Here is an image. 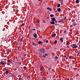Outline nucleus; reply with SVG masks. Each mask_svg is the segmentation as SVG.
I'll return each mask as SVG.
<instances>
[{"label": "nucleus", "instance_id": "f257e3e1", "mask_svg": "<svg viewBox=\"0 0 80 80\" xmlns=\"http://www.w3.org/2000/svg\"><path fill=\"white\" fill-rule=\"evenodd\" d=\"M40 52L41 53H44L45 52V50L44 48H43L42 49L40 48Z\"/></svg>", "mask_w": 80, "mask_h": 80}, {"label": "nucleus", "instance_id": "f03ea898", "mask_svg": "<svg viewBox=\"0 0 80 80\" xmlns=\"http://www.w3.org/2000/svg\"><path fill=\"white\" fill-rule=\"evenodd\" d=\"M33 35L34 38H37V34L36 33H34L33 34Z\"/></svg>", "mask_w": 80, "mask_h": 80}, {"label": "nucleus", "instance_id": "7ed1b4c3", "mask_svg": "<svg viewBox=\"0 0 80 80\" xmlns=\"http://www.w3.org/2000/svg\"><path fill=\"white\" fill-rule=\"evenodd\" d=\"M73 45L75 48H78V46L77 44H73Z\"/></svg>", "mask_w": 80, "mask_h": 80}, {"label": "nucleus", "instance_id": "20e7f679", "mask_svg": "<svg viewBox=\"0 0 80 80\" xmlns=\"http://www.w3.org/2000/svg\"><path fill=\"white\" fill-rule=\"evenodd\" d=\"M46 56H48V54L46 53L45 54H43V57L45 58V57H46Z\"/></svg>", "mask_w": 80, "mask_h": 80}, {"label": "nucleus", "instance_id": "39448f33", "mask_svg": "<svg viewBox=\"0 0 80 80\" xmlns=\"http://www.w3.org/2000/svg\"><path fill=\"white\" fill-rule=\"evenodd\" d=\"M51 20L52 21H53V22H54L56 20V19H55V18H51Z\"/></svg>", "mask_w": 80, "mask_h": 80}, {"label": "nucleus", "instance_id": "423d86ee", "mask_svg": "<svg viewBox=\"0 0 80 80\" xmlns=\"http://www.w3.org/2000/svg\"><path fill=\"white\" fill-rule=\"evenodd\" d=\"M0 63L2 65H5V63H4L3 61H1Z\"/></svg>", "mask_w": 80, "mask_h": 80}, {"label": "nucleus", "instance_id": "0eeeda50", "mask_svg": "<svg viewBox=\"0 0 80 80\" xmlns=\"http://www.w3.org/2000/svg\"><path fill=\"white\" fill-rule=\"evenodd\" d=\"M72 25L74 26H75V25H77V23H76V22H74L72 23Z\"/></svg>", "mask_w": 80, "mask_h": 80}, {"label": "nucleus", "instance_id": "6e6552de", "mask_svg": "<svg viewBox=\"0 0 80 80\" xmlns=\"http://www.w3.org/2000/svg\"><path fill=\"white\" fill-rule=\"evenodd\" d=\"M50 24L52 25H55V22L54 21H52L50 22Z\"/></svg>", "mask_w": 80, "mask_h": 80}, {"label": "nucleus", "instance_id": "1a4fd4ad", "mask_svg": "<svg viewBox=\"0 0 80 80\" xmlns=\"http://www.w3.org/2000/svg\"><path fill=\"white\" fill-rule=\"evenodd\" d=\"M60 40L61 41V42H62V43H63V38H60Z\"/></svg>", "mask_w": 80, "mask_h": 80}, {"label": "nucleus", "instance_id": "9d476101", "mask_svg": "<svg viewBox=\"0 0 80 80\" xmlns=\"http://www.w3.org/2000/svg\"><path fill=\"white\" fill-rule=\"evenodd\" d=\"M57 10L58 11V12H60V11H61V9H60V8H58Z\"/></svg>", "mask_w": 80, "mask_h": 80}, {"label": "nucleus", "instance_id": "9b49d317", "mask_svg": "<svg viewBox=\"0 0 80 80\" xmlns=\"http://www.w3.org/2000/svg\"><path fill=\"white\" fill-rule=\"evenodd\" d=\"M47 9H48V10H50V11H52V9L49 7Z\"/></svg>", "mask_w": 80, "mask_h": 80}, {"label": "nucleus", "instance_id": "f8f14e48", "mask_svg": "<svg viewBox=\"0 0 80 80\" xmlns=\"http://www.w3.org/2000/svg\"><path fill=\"white\" fill-rule=\"evenodd\" d=\"M5 72H6V75H8V70L6 71Z\"/></svg>", "mask_w": 80, "mask_h": 80}, {"label": "nucleus", "instance_id": "ddd939ff", "mask_svg": "<svg viewBox=\"0 0 80 80\" xmlns=\"http://www.w3.org/2000/svg\"><path fill=\"white\" fill-rule=\"evenodd\" d=\"M7 62L8 63H11V61L10 59L8 60Z\"/></svg>", "mask_w": 80, "mask_h": 80}, {"label": "nucleus", "instance_id": "4468645a", "mask_svg": "<svg viewBox=\"0 0 80 80\" xmlns=\"http://www.w3.org/2000/svg\"><path fill=\"white\" fill-rule=\"evenodd\" d=\"M56 36V34H54L52 35V37H55Z\"/></svg>", "mask_w": 80, "mask_h": 80}, {"label": "nucleus", "instance_id": "2eb2a0df", "mask_svg": "<svg viewBox=\"0 0 80 80\" xmlns=\"http://www.w3.org/2000/svg\"><path fill=\"white\" fill-rule=\"evenodd\" d=\"M70 43V42L68 41V42H67L66 44L67 45H69V44Z\"/></svg>", "mask_w": 80, "mask_h": 80}, {"label": "nucleus", "instance_id": "dca6fc26", "mask_svg": "<svg viewBox=\"0 0 80 80\" xmlns=\"http://www.w3.org/2000/svg\"><path fill=\"white\" fill-rule=\"evenodd\" d=\"M50 17H54V15L53 14H51L50 15Z\"/></svg>", "mask_w": 80, "mask_h": 80}, {"label": "nucleus", "instance_id": "f3484780", "mask_svg": "<svg viewBox=\"0 0 80 80\" xmlns=\"http://www.w3.org/2000/svg\"><path fill=\"white\" fill-rule=\"evenodd\" d=\"M54 58L55 59H58V58L57 56H55L54 57Z\"/></svg>", "mask_w": 80, "mask_h": 80}, {"label": "nucleus", "instance_id": "a211bd4d", "mask_svg": "<svg viewBox=\"0 0 80 80\" xmlns=\"http://www.w3.org/2000/svg\"><path fill=\"white\" fill-rule=\"evenodd\" d=\"M76 2L77 3H79V1H78V0H76Z\"/></svg>", "mask_w": 80, "mask_h": 80}, {"label": "nucleus", "instance_id": "6ab92c4d", "mask_svg": "<svg viewBox=\"0 0 80 80\" xmlns=\"http://www.w3.org/2000/svg\"><path fill=\"white\" fill-rule=\"evenodd\" d=\"M32 45H36V43H35L33 42H32Z\"/></svg>", "mask_w": 80, "mask_h": 80}, {"label": "nucleus", "instance_id": "aec40b11", "mask_svg": "<svg viewBox=\"0 0 80 80\" xmlns=\"http://www.w3.org/2000/svg\"><path fill=\"white\" fill-rule=\"evenodd\" d=\"M58 7H60V4H58L57 5Z\"/></svg>", "mask_w": 80, "mask_h": 80}, {"label": "nucleus", "instance_id": "412c9836", "mask_svg": "<svg viewBox=\"0 0 80 80\" xmlns=\"http://www.w3.org/2000/svg\"><path fill=\"white\" fill-rule=\"evenodd\" d=\"M43 67H42L41 69H40V71H42V69H43Z\"/></svg>", "mask_w": 80, "mask_h": 80}, {"label": "nucleus", "instance_id": "4be33fe9", "mask_svg": "<svg viewBox=\"0 0 80 80\" xmlns=\"http://www.w3.org/2000/svg\"><path fill=\"white\" fill-rule=\"evenodd\" d=\"M41 43H42V42H41V41H39V42H38V44H41Z\"/></svg>", "mask_w": 80, "mask_h": 80}, {"label": "nucleus", "instance_id": "5701e85b", "mask_svg": "<svg viewBox=\"0 0 80 80\" xmlns=\"http://www.w3.org/2000/svg\"><path fill=\"white\" fill-rule=\"evenodd\" d=\"M3 23V21H2V20H0V23Z\"/></svg>", "mask_w": 80, "mask_h": 80}, {"label": "nucleus", "instance_id": "b1692460", "mask_svg": "<svg viewBox=\"0 0 80 80\" xmlns=\"http://www.w3.org/2000/svg\"><path fill=\"white\" fill-rule=\"evenodd\" d=\"M6 54H7V55H8V54H9V52H8V51H7V52L6 53Z\"/></svg>", "mask_w": 80, "mask_h": 80}, {"label": "nucleus", "instance_id": "393cba45", "mask_svg": "<svg viewBox=\"0 0 80 80\" xmlns=\"http://www.w3.org/2000/svg\"><path fill=\"white\" fill-rule=\"evenodd\" d=\"M30 78V76H28L27 77V78H28V79Z\"/></svg>", "mask_w": 80, "mask_h": 80}, {"label": "nucleus", "instance_id": "a878e982", "mask_svg": "<svg viewBox=\"0 0 80 80\" xmlns=\"http://www.w3.org/2000/svg\"><path fill=\"white\" fill-rule=\"evenodd\" d=\"M18 50H20V46H18Z\"/></svg>", "mask_w": 80, "mask_h": 80}, {"label": "nucleus", "instance_id": "bb28decb", "mask_svg": "<svg viewBox=\"0 0 80 80\" xmlns=\"http://www.w3.org/2000/svg\"><path fill=\"white\" fill-rule=\"evenodd\" d=\"M69 58H70V59H71L72 58V56H70L69 57Z\"/></svg>", "mask_w": 80, "mask_h": 80}, {"label": "nucleus", "instance_id": "cd10ccee", "mask_svg": "<svg viewBox=\"0 0 80 80\" xmlns=\"http://www.w3.org/2000/svg\"><path fill=\"white\" fill-rule=\"evenodd\" d=\"M54 43H57V41L55 40L54 41Z\"/></svg>", "mask_w": 80, "mask_h": 80}, {"label": "nucleus", "instance_id": "c85d7f7f", "mask_svg": "<svg viewBox=\"0 0 80 80\" xmlns=\"http://www.w3.org/2000/svg\"><path fill=\"white\" fill-rule=\"evenodd\" d=\"M23 40V37H22L21 39V40L20 41V42H22V40Z\"/></svg>", "mask_w": 80, "mask_h": 80}, {"label": "nucleus", "instance_id": "c756f323", "mask_svg": "<svg viewBox=\"0 0 80 80\" xmlns=\"http://www.w3.org/2000/svg\"><path fill=\"white\" fill-rule=\"evenodd\" d=\"M22 79V78H19L18 80H21Z\"/></svg>", "mask_w": 80, "mask_h": 80}, {"label": "nucleus", "instance_id": "7c9ffc66", "mask_svg": "<svg viewBox=\"0 0 80 80\" xmlns=\"http://www.w3.org/2000/svg\"><path fill=\"white\" fill-rule=\"evenodd\" d=\"M66 18H67V17H65V18H63L64 20H65V19H66Z\"/></svg>", "mask_w": 80, "mask_h": 80}, {"label": "nucleus", "instance_id": "2f4dec72", "mask_svg": "<svg viewBox=\"0 0 80 80\" xmlns=\"http://www.w3.org/2000/svg\"><path fill=\"white\" fill-rule=\"evenodd\" d=\"M67 32V31L66 30H65L64 32H63V33H66Z\"/></svg>", "mask_w": 80, "mask_h": 80}, {"label": "nucleus", "instance_id": "473e14b6", "mask_svg": "<svg viewBox=\"0 0 80 80\" xmlns=\"http://www.w3.org/2000/svg\"><path fill=\"white\" fill-rule=\"evenodd\" d=\"M58 23H60V22H62V21L60 20L58 22Z\"/></svg>", "mask_w": 80, "mask_h": 80}, {"label": "nucleus", "instance_id": "72a5a7b5", "mask_svg": "<svg viewBox=\"0 0 80 80\" xmlns=\"http://www.w3.org/2000/svg\"><path fill=\"white\" fill-rule=\"evenodd\" d=\"M32 30L33 31H35V30H36V29H35V28H34V29H32Z\"/></svg>", "mask_w": 80, "mask_h": 80}, {"label": "nucleus", "instance_id": "f704fd0d", "mask_svg": "<svg viewBox=\"0 0 80 80\" xmlns=\"http://www.w3.org/2000/svg\"><path fill=\"white\" fill-rule=\"evenodd\" d=\"M46 43H48V40H47L46 41Z\"/></svg>", "mask_w": 80, "mask_h": 80}, {"label": "nucleus", "instance_id": "c9c22d12", "mask_svg": "<svg viewBox=\"0 0 80 80\" xmlns=\"http://www.w3.org/2000/svg\"><path fill=\"white\" fill-rule=\"evenodd\" d=\"M27 68V67H26V66H24L23 67V69H25V68Z\"/></svg>", "mask_w": 80, "mask_h": 80}, {"label": "nucleus", "instance_id": "e433bc0d", "mask_svg": "<svg viewBox=\"0 0 80 80\" xmlns=\"http://www.w3.org/2000/svg\"><path fill=\"white\" fill-rule=\"evenodd\" d=\"M40 23V21H37V23Z\"/></svg>", "mask_w": 80, "mask_h": 80}, {"label": "nucleus", "instance_id": "4c0bfd02", "mask_svg": "<svg viewBox=\"0 0 80 80\" xmlns=\"http://www.w3.org/2000/svg\"><path fill=\"white\" fill-rule=\"evenodd\" d=\"M61 3H62V4H63V1H61Z\"/></svg>", "mask_w": 80, "mask_h": 80}, {"label": "nucleus", "instance_id": "58836bf2", "mask_svg": "<svg viewBox=\"0 0 80 80\" xmlns=\"http://www.w3.org/2000/svg\"><path fill=\"white\" fill-rule=\"evenodd\" d=\"M78 54H80V51H78Z\"/></svg>", "mask_w": 80, "mask_h": 80}, {"label": "nucleus", "instance_id": "ea45409f", "mask_svg": "<svg viewBox=\"0 0 80 80\" xmlns=\"http://www.w3.org/2000/svg\"><path fill=\"white\" fill-rule=\"evenodd\" d=\"M57 22H58L57 21H56V20L55 21V23H57Z\"/></svg>", "mask_w": 80, "mask_h": 80}, {"label": "nucleus", "instance_id": "a19ab883", "mask_svg": "<svg viewBox=\"0 0 80 80\" xmlns=\"http://www.w3.org/2000/svg\"><path fill=\"white\" fill-rule=\"evenodd\" d=\"M51 69V68H48V70H50Z\"/></svg>", "mask_w": 80, "mask_h": 80}, {"label": "nucleus", "instance_id": "79ce46f5", "mask_svg": "<svg viewBox=\"0 0 80 80\" xmlns=\"http://www.w3.org/2000/svg\"><path fill=\"white\" fill-rule=\"evenodd\" d=\"M19 65H22V63L20 62L19 63Z\"/></svg>", "mask_w": 80, "mask_h": 80}, {"label": "nucleus", "instance_id": "37998d69", "mask_svg": "<svg viewBox=\"0 0 80 80\" xmlns=\"http://www.w3.org/2000/svg\"><path fill=\"white\" fill-rule=\"evenodd\" d=\"M56 78H58V75L57 76H56Z\"/></svg>", "mask_w": 80, "mask_h": 80}, {"label": "nucleus", "instance_id": "c03bdc74", "mask_svg": "<svg viewBox=\"0 0 80 80\" xmlns=\"http://www.w3.org/2000/svg\"><path fill=\"white\" fill-rule=\"evenodd\" d=\"M55 12H56V13H57L58 12L57 11H55Z\"/></svg>", "mask_w": 80, "mask_h": 80}, {"label": "nucleus", "instance_id": "a18cd8bd", "mask_svg": "<svg viewBox=\"0 0 80 80\" xmlns=\"http://www.w3.org/2000/svg\"><path fill=\"white\" fill-rule=\"evenodd\" d=\"M26 55H27V54H24V56L25 57V56H26Z\"/></svg>", "mask_w": 80, "mask_h": 80}, {"label": "nucleus", "instance_id": "49530a36", "mask_svg": "<svg viewBox=\"0 0 80 80\" xmlns=\"http://www.w3.org/2000/svg\"><path fill=\"white\" fill-rule=\"evenodd\" d=\"M76 33H77V35H78L79 33H78V32H76Z\"/></svg>", "mask_w": 80, "mask_h": 80}, {"label": "nucleus", "instance_id": "de8ad7c7", "mask_svg": "<svg viewBox=\"0 0 80 80\" xmlns=\"http://www.w3.org/2000/svg\"><path fill=\"white\" fill-rule=\"evenodd\" d=\"M72 48H75L74 46L72 47Z\"/></svg>", "mask_w": 80, "mask_h": 80}, {"label": "nucleus", "instance_id": "09e8293b", "mask_svg": "<svg viewBox=\"0 0 80 80\" xmlns=\"http://www.w3.org/2000/svg\"><path fill=\"white\" fill-rule=\"evenodd\" d=\"M67 47L68 48H69V46H67Z\"/></svg>", "mask_w": 80, "mask_h": 80}, {"label": "nucleus", "instance_id": "8fccbe9b", "mask_svg": "<svg viewBox=\"0 0 80 80\" xmlns=\"http://www.w3.org/2000/svg\"><path fill=\"white\" fill-rule=\"evenodd\" d=\"M68 80H70V79H69V78H68Z\"/></svg>", "mask_w": 80, "mask_h": 80}, {"label": "nucleus", "instance_id": "3c124183", "mask_svg": "<svg viewBox=\"0 0 80 80\" xmlns=\"http://www.w3.org/2000/svg\"><path fill=\"white\" fill-rule=\"evenodd\" d=\"M5 55H6V54H6V53H5Z\"/></svg>", "mask_w": 80, "mask_h": 80}, {"label": "nucleus", "instance_id": "603ef678", "mask_svg": "<svg viewBox=\"0 0 80 80\" xmlns=\"http://www.w3.org/2000/svg\"><path fill=\"white\" fill-rule=\"evenodd\" d=\"M41 0H38V1H40Z\"/></svg>", "mask_w": 80, "mask_h": 80}, {"label": "nucleus", "instance_id": "864d4df0", "mask_svg": "<svg viewBox=\"0 0 80 80\" xmlns=\"http://www.w3.org/2000/svg\"><path fill=\"white\" fill-rule=\"evenodd\" d=\"M22 59V61H23V59Z\"/></svg>", "mask_w": 80, "mask_h": 80}, {"label": "nucleus", "instance_id": "5fc2aeb1", "mask_svg": "<svg viewBox=\"0 0 80 80\" xmlns=\"http://www.w3.org/2000/svg\"><path fill=\"white\" fill-rule=\"evenodd\" d=\"M64 57H66V56H65Z\"/></svg>", "mask_w": 80, "mask_h": 80}, {"label": "nucleus", "instance_id": "6e6d98bb", "mask_svg": "<svg viewBox=\"0 0 80 80\" xmlns=\"http://www.w3.org/2000/svg\"><path fill=\"white\" fill-rule=\"evenodd\" d=\"M79 47H80V45H79Z\"/></svg>", "mask_w": 80, "mask_h": 80}, {"label": "nucleus", "instance_id": "4d7b16f0", "mask_svg": "<svg viewBox=\"0 0 80 80\" xmlns=\"http://www.w3.org/2000/svg\"><path fill=\"white\" fill-rule=\"evenodd\" d=\"M23 24V25H24V24Z\"/></svg>", "mask_w": 80, "mask_h": 80}, {"label": "nucleus", "instance_id": "13d9d810", "mask_svg": "<svg viewBox=\"0 0 80 80\" xmlns=\"http://www.w3.org/2000/svg\"><path fill=\"white\" fill-rule=\"evenodd\" d=\"M12 76H13V75H12Z\"/></svg>", "mask_w": 80, "mask_h": 80}]
</instances>
